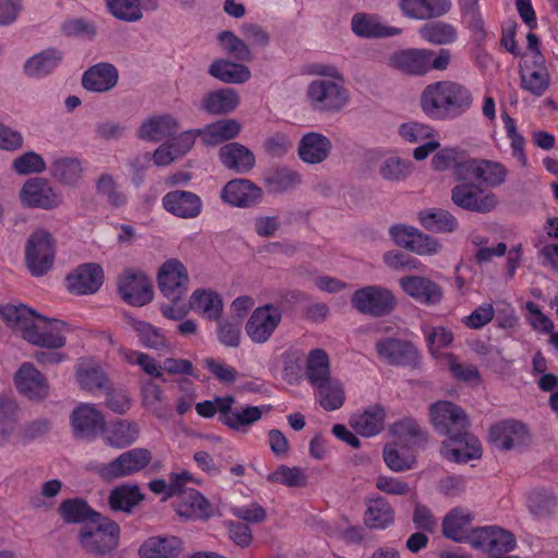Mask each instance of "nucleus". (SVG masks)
Listing matches in <instances>:
<instances>
[{"label":"nucleus","mask_w":558,"mask_h":558,"mask_svg":"<svg viewBox=\"0 0 558 558\" xmlns=\"http://www.w3.org/2000/svg\"><path fill=\"white\" fill-rule=\"evenodd\" d=\"M14 385L20 393L31 400H41L48 395L45 376L31 363H23L14 376Z\"/></svg>","instance_id":"5701e85b"},{"label":"nucleus","mask_w":558,"mask_h":558,"mask_svg":"<svg viewBox=\"0 0 558 558\" xmlns=\"http://www.w3.org/2000/svg\"><path fill=\"white\" fill-rule=\"evenodd\" d=\"M105 274L97 263H86L77 266L65 278L68 290L76 295L96 293L102 286Z\"/></svg>","instance_id":"aec40b11"},{"label":"nucleus","mask_w":558,"mask_h":558,"mask_svg":"<svg viewBox=\"0 0 558 558\" xmlns=\"http://www.w3.org/2000/svg\"><path fill=\"white\" fill-rule=\"evenodd\" d=\"M82 174V167L78 160L73 158H60L51 166V175L62 184H75Z\"/></svg>","instance_id":"5fc2aeb1"},{"label":"nucleus","mask_w":558,"mask_h":558,"mask_svg":"<svg viewBox=\"0 0 558 558\" xmlns=\"http://www.w3.org/2000/svg\"><path fill=\"white\" fill-rule=\"evenodd\" d=\"M352 305L360 313L379 317L389 314L395 308L396 302L389 290L378 286H367L354 292Z\"/></svg>","instance_id":"2eb2a0df"},{"label":"nucleus","mask_w":558,"mask_h":558,"mask_svg":"<svg viewBox=\"0 0 558 558\" xmlns=\"http://www.w3.org/2000/svg\"><path fill=\"white\" fill-rule=\"evenodd\" d=\"M316 388V398L325 411H336L345 401V393L342 384L337 379H330Z\"/></svg>","instance_id":"09e8293b"},{"label":"nucleus","mask_w":558,"mask_h":558,"mask_svg":"<svg viewBox=\"0 0 558 558\" xmlns=\"http://www.w3.org/2000/svg\"><path fill=\"white\" fill-rule=\"evenodd\" d=\"M473 102L471 90L454 81L428 84L421 96L423 112L433 120L457 119L469 111Z\"/></svg>","instance_id":"7ed1b4c3"},{"label":"nucleus","mask_w":558,"mask_h":558,"mask_svg":"<svg viewBox=\"0 0 558 558\" xmlns=\"http://www.w3.org/2000/svg\"><path fill=\"white\" fill-rule=\"evenodd\" d=\"M385 415V410L381 407L374 405L351 417L350 424L356 433L365 437H372L383 429Z\"/></svg>","instance_id":"ea45409f"},{"label":"nucleus","mask_w":558,"mask_h":558,"mask_svg":"<svg viewBox=\"0 0 558 558\" xmlns=\"http://www.w3.org/2000/svg\"><path fill=\"white\" fill-rule=\"evenodd\" d=\"M20 198L27 207L46 210L57 208L61 204V196L43 178L27 180L21 189Z\"/></svg>","instance_id":"a211bd4d"},{"label":"nucleus","mask_w":558,"mask_h":558,"mask_svg":"<svg viewBox=\"0 0 558 558\" xmlns=\"http://www.w3.org/2000/svg\"><path fill=\"white\" fill-rule=\"evenodd\" d=\"M420 37L433 45H450L457 38V29L453 25L441 21L427 22L418 29Z\"/></svg>","instance_id":"49530a36"},{"label":"nucleus","mask_w":558,"mask_h":558,"mask_svg":"<svg viewBox=\"0 0 558 558\" xmlns=\"http://www.w3.org/2000/svg\"><path fill=\"white\" fill-rule=\"evenodd\" d=\"M163 208L179 218H195L202 211L201 197L190 191H171L168 192L161 199Z\"/></svg>","instance_id":"393cba45"},{"label":"nucleus","mask_w":558,"mask_h":558,"mask_svg":"<svg viewBox=\"0 0 558 558\" xmlns=\"http://www.w3.org/2000/svg\"><path fill=\"white\" fill-rule=\"evenodd\" d=\"M76 376L81 388L90 392L104 389L108 381L105 372L95 364H81Z\"/></svg>","instance_id":"864d4df0"},{"label":"nucleus","mask_w":558,"mask_h":558,"mask_svg":"<svg viewBox=\"0 0 558 558\" xmlns=\"http://www.w3.org/2000/svg\"><path fill=\"white\" fill-rule=\"evenodd\" d=\"M430 422L435 429L444 436L469 427L465 412L449 401H437L429 408Z\"/></svg>","instance_id":"dca6fc26"},{"label":"nucleus","mask_w":558,"mask_h":558,"mask_svg":"<svg viewBox=\"0 0 558 558\" xmlns=\"http://www.w3.org/2000/svg\"><path fill=\"white\" fill-rule=\"evenodd\" d=\"M400 136L410 143H420L430 140L434 135L432 126L418 122H407L399 128Z\"/></svg>","instance_id":"69168bd1"},{"label":"nucleus","mask_w":558,"mask_h":558,"mask_svg":"<svg viewBox=\"0 0 558 558\" xmlns=\"http://www.w3.org/2000/svg\"><path fill=\"white\" fill-rule=\"evenodd\" d=\"M90 524L94 526H84L80 534V542L86 550L107 554L118 546L120 526L117 522L99 514Z\"/></svg>","instance_id":"0eeeda50"},{"label":"nucleus","mask_w":558,"mask_h":558,"mask_svg":"<svg viewBox=\"0 0 558 558\" xmlns=\"http://www.w3.org/2000/svg\"><path fill=\"white\" fill-rule=\"evenodd\" d=\"M143 499L144 495L137 485H121L110 492L108 502L112 510L129 513Z\"/></svg>","instance_id":"a18cd8bd"},{"label":"nucleus","mask_w":558,"mask_h":558,"mask_svg":"<svg viewBox=\"0 0 558 558\" xmlns=\"http://www.w3.org/2000/svg\"><path fill=\"white\" fill-rule=\"evenodd\" d=\"M222 300L211 290L197 289L190 298V308L210 320H218L222 313Z\"/></svg>","instance_id":"e433bc0d"},{"label":"nucleus","mask_w":558,"mask_h":558,"mask_svg":"<svg viewBox=\"0 0 558 558\" xmlns=\"http://www.w3.org/2000/svg\"><path fill=\"white\" fill-rule=\"evenodd\" d=\"M221 163L239 173L250 171L255 165L254 154L240 143H229L219 150Z\"/></svg>","instance_id":"473e14b6"},{"label":"nucleus","mask_w":558,"mask_h":558,"mask_svg":"<svg viewBox=\"0 0 558 558\" xmlns=\"http://www.w3.org/2000/svg\"><path fill=\"white\" fill-rule=\"evenodd\" d=\"M153 453L147 448H133L122 452L116 459L100 466L104 478L113 480L130 476L144 471L151 462Z\"/></svg>","instance_id":"f8f14e48"},{"label":"nucleus","mask_w":558,"mask_h":558,"mask_svg":"<svg viewBox=\"0 0 558 558\" xmlns=\"http://www.w3.org/2000/svg\"><path fill=\"white\" fill-rule=\"evenodd\" d=\"M375 351L380 361L392 366L415 368L420 364L417 348L405 339L383 337L376 341Z\"/></svg>","instance_id":"1a4fd4ad"},{"label":"nucleus","mask_w":558,"mask_h":558,"mask_svg":"<svg viewBox=\"0 0 558 558\" xmlns=\"http://www.w3.org/2000/svg\"><path fill=\"white\" fill-rule=\"evenodd\" d=\"M137 4L138 0H106L108 11L125 22H137L143 17Z\"/></svg>","instance_id":"052dcab7"},{"label":"nucleus","mask_w":558,"mask_h":558,"mask_svg":"<svg viewBox=\"0 0 558 558\" xmlns=\"http://www.w3.org/2000/svg\"><path fill=\"white\" fill-rule=\"evenodd\" d=\"M301 177L296 171L290 169H280L267 178V184L271 192L280 193L298 186Z\"/></svg>","instance_id":"e2e57ef3"},{"label":"nucleus","mask_w":558,"mask_h":558,"mask_svg":"<svg viewBox=\"0 0 558 558\" xmlns=\"http://www.w3.org/2000/svg\"><path fill=\"white\" fill-rule=\"evenodd\" d=\"M530 69L529 61H524L520 70L521 87L533 96L541 97L550 85V74L548 70Z\"/></svg>","instance_id":"de8ad7c7"},{"label":"nucleus","mask_w":558,"mask_h":558,"mask_svg":"<svg viewBox=\"0 0 558 558\" xmlns=\"http://www.w3.org/2000/svg\"><path fill=\"white\" fill-rule=\"evenodd\" d=\"M446 437L440 449L445 459L456 463H466L482 457L481 441L469 433V427Z\"/></svg>","instance_id":"ddd939ff"},{"label":"nucleus","mask_w":558,"mask_h":558,"mask_svg":"<svg viewBox=\"0 0 558 558\" xmlns=\"http://www.w3.org/2000/svg\"><path fill=\"white\" fill-rule=\"evenodd\" d=\"M118 291L122 300L132 306H144L154 298L148 277L136 269H125L118 279Z\"/></svg>","instance_id":"4468645a"},{"label":"nucleus","mask_w":558,"mask_h":558,"mask_svg":"<svg viewBox=\"0 0 558 558\" xmlns=\"http://www.w3.org/2000/svg\"><path fill=\"white\" fill-rule=\"evenodd\" d=\"M452 202L460 208L475 211L489 213L497 204L493 193L482 195V191L474 182H461L451 191Z\"/></svg>","instance_id":"412c9836"},{"label":"nucleus","mask_w":558,"mask_h":558,"mask_svg":"<svg viewBox=\"0 0 558 558\" xmlns=\"http://www.w3.org/2000/svg\"><path fill=\"white\" fill-rule=\"evenodd\" d=\"M386 465L395 472L411 470L415 464L413 456H402L393 445H387L383 452Z\"/></svg>","instance_id":"0e129e2a"},{"label":"nucleus","mask_w":558,"mask_h":558,"mask_svg":"<svg viewBox=\"0 0 558 558\" xmlns=\"http://www.w3.org/2000/svg\"><path fill=\"white\" fill-rule=\"evenodd\" d=\"M501 119L505 124L506 135L510 140L512 156L522 167H526L527 157L524 150L525 138L518 132L515 120L511 118L507 112L501 114Z\"/></svg>","instance_id":"6e6d98bb"},{"label":"nucleus","mask_w":558,"mask_h":558,"mask_svg":"<svg viewBox=\"0 0 558 558\" xmlns=\"http://www.w3.org/2000/svg\"><path fill=\"white\" fill-rule=\"evenodd\" d=\"M239 105V96L231 88L219 89L207 94L202 100V108L213 114L233 111Z\"/></svg>","instance_id":"c03bdc74"},{"label":"nucleus","mask_w":558,"mask_h":558,"mask_svg":"<svg viewBox=\"0 0 558 558\" xmlns=\"http://www.w3.org/2000/svg\"><path fill=\"white\" fill-rule=\"evenodd\" d=\"M473 517L463 509L451 510L442 521V533L458 543H468L481 550L511 551L517 545L512 533L498 526L472 529Z\"/></svg>","instance_id":"f257e3e1"},{"label":"nucleus","mask_w":558,"mask_h":558,"mask_svg":"<svg viewBox=\"0 0 558 558\" xmlns=\"http://www.w3.org/2000/svg\"><path fill=\"white\" fill-rule=\"evenodd\" d=\"M282 320V308L272 303L256 307L245 324V332L252 342H267Z\"/></svg>","instance_id":"9d476101"},{"label":"nucleus","mask_w":558,"mask_h":558,"mask_svg":"<svg viewBox=\"0 0 558 558\" xmlns=\"http://www.w3.org/2000/svg\"><path fill=\"white\" fill-rule=\"evenodd\" d=\"M402 14L414 20H427L445 15L451 8L450 0H400Z\"/></svg>","instance_id":"c85d7f7f"},{"label":"nucleus","mask_w":558,"mask_h":558,"mask_svg":"<svg viewBox=\"0 0 558 558\" xmlns=\"http://www.w3.org/2000/svg\"><path fill=\"white\" fill-rule=\"evenodd\" d=\"M56 256L54 240L45 230H36L27 240L25 247V262L29 272L39 277L52 267Z\"/></svg>","instance_id":"6e6552de"},{"label":"nucleus","mask_w":558,"mask_h":558,"mask_svg":"<svg viewBox=\"0 0 558 558\" xmlns=\"http://www.w3.org/2000/svg\"><path fill=\"white\" fill-rule=\"evenodd\" d=\"M178 121L170 114L155 116L143 122L138 137L145 141L160 142L177 134Z\"/></svg>","instance_id":"f704fd0d"},{"label":"nucleus","mask_w":558,"mask_h":558,"mask_svg":"<svg viewBox=\"0 0 558 558\" xmlns=\"http://www.w3.org/2000/svg\"><path fill=\"white\" fill-rule=\"evenodd\" d=\"M0 315L8 326L20 330L29 343L48 349H59L65 344L62 335L65 324L62 320L37 316L35 311L21 303L0 306Z\"/></svg>","instance_id":"f03ea898"},{"label":"nucleus","mask_w":558,"mask_h":558,"mask_svg":"<svg viewBox=\"0 0 558 558\" xmlns=\"http://www.w3.org/2000/svg\"><path fill=\"white\" fill-rule=\"evenodd\" d=\"M12 169L17 174L41 173L46 170L44 158L35 153L27 151L13 160Z\"/></svg>","instance_id":"680f3d73"},{"label":"nucleus","mask_w":558,"mask_h":558,"mask_svg":"<svg viewBox=\"0 0 558 558\" xmlns=\"http://www.w3.org/2000/svg\"><path fill=\"white\" fill-rule=\"evenodd\" d=\"M530 438L525 424L515 420H506L489 429V439L500 450H510L522 446Z\"/></svg>","instance_id":"4be33fe9"},{"label":"nucleus","mask_w":558,"mask_h":558,"mask_svg":"<svg viewBox=\"0 0 558 558\" xmlns=\"http://www.w3.org/2000/svg\"><path fill=\"white\" fill-rule=\"evenodd\" d=\"M118 77V70L112 64L98 63L83 74L82 85L87 90L102 93L116 86Z\"/></svg>","instance_id":"2f4dec72"},{"label":"nucleus","mask_w":558,"mask_h":558,"mask_svg":"<svg viewBox=\"0 0 558 558\" xmlns=\"http://www.w3.org/2000/svg\"><path fill=\"white\" fill-rule=\"evenodd\" d=\"M175 511L182 518L203 519L209 515V504L199 492L190 489L180 497Z\"/></svg>","instance_id":"a19ab883"},{"label":"nucleus","mask_w":558,"mask_h":558,"mask_svg":"<svg viewBox=\"0 0 558 558\" xmlns=\"http://www.w3.org/2000/svg\"><path fill=\"white\" fill-rule=\"evenodd\" d=\"M422 226L433 232H452L458 227V220L448 210L433 208L420 214Z\"/></svg>","instance_id":"3c124183"},{"label":"nucleus","mask_w":558,"mask_h":558,"mask_svg":"<svg viewBox=\"0 0 558 558\" xmlns=\"http://www.w3.org/2000/svg\"><path fill=\"white\" fill-rule=\"evenodd\" d=\"M182 549V542L177 536H151L138 548L140 558H177Z\"/></svg>","instance_id":"7c9ffc66"},{"label":"nucleus","mask_w":558,"mask_h":558,"mask_svg":"<svg viewBox=\"0 0 558 558\" xmlns=\"http://www.w3.org/2000/svg\"><path fill=\"white\" fill-rule=\"evenodd\" d=\"M235 398L232 395L217 396L213 400L196 403L195 411L203 418H213L218 414V421L229 429L247 433L267 410L264 405L233 408Z\"/></svg>","instance_id":"20e7f679"},{"label":"nucleus","mask_w":558,"mask_h":558,"mask_svg":"<svg viewBox=\"0 0 558 558\" xmlns=\"http://www.w3.org/2000/svg\"><path fill=\"white\" fill-rule=\"evenodd\" d=\"M330 360L323 349H313L306 357V378L311 386L316 387L331 379Z\"/></svg>","instance_id":"4c0bfd02"},{"label":"nucleus","mask_w":558,"mask_h":558,"mask_svg":"<svg viewBox=\"0 0 558 558\" xmlns=\"http://www.w3.org/2000/svg\"><path fill=\"white\" fill-rule=\"evenodd\" d=\"M402 290L422 304H438L442 299L441 288L433 280L421 276H407L400 279Z\"/></svg>","instance_id":"cd10ccee"},{"label":"nucleus","mask_w":558,"mask_h":558,"mask_svg":"<svg viewBox=\"0 0 558 558\" xmlns=\"http://www.w3.org/2000/svg\"><path fill=\"white\" fill-rule=\"evenodd\" d=\"M453 173L459 182H474L495 189L506 182L508 169L499 161L471 158L457 162Z\"/></svg>","instance_id":"423d86ee"},{"label":"nucleus","mask_w":558,"mask_h":558,"mask_svg":"<svg viewBox=\"0 0 558 558\" xmlns=\"http://www.w3.org/2000/svg\"><path fill=\"white\" fill-rule=\"evenodd\" d=\"M260 196V189L247 179L231 180L221 190V199L233 207H251Z\"/></svg>","instance_id":"a878e982"},{"label":"nucleus","mask_w":558,"mask_h":558,"mask_svg":"<svg viewBox=\"0 0 558 558\" xmlns=\"http://www.w3.org/2000/svg\"><path fill=\"white\" fill-rule=\"evenodd\" d=\"M62 58L63 53L56 48L43 50L26 61L25 73L32 77H44L59 65Z\"/></svg>","instance_id":"58836bf2"},{"label":"nucleus","mask_w":558,"mask_h":558,"mask_svg":"<svg viewBox=\"0 0 558 558\" xmlns=\"http://www.w3.org/2000/svg\"><path fill=\"white\" fill-rule=\"evenodd\" d=\"M391 433L409 447H421L427 441V433L411 417H404L391 426Z\"/></svg>","instance_id":"79ce46f5"},{"label":"nucleus","mask_w":558,"mask_h":558,"mask_svg":"<svg viewBox=\"0 0 558 558\" xmlns=\"http://www.w3.org/2000/svg\"><path fill=\"white\" fill-rule=\"evenodd\" d=\"M364 525L369 530L384 531L395 523V510L383 496L371 495L365 501Z\"/></svg>","instance_id":"bb28decb"},{"label":"nucleus","mask_w":558,"mask_h":558,"mask_svg":"<svg viewBox=\"0 0 558 558\" xmlns=\"http://www.w3.org/2000/svg\"><path fill=\"white\" fill-rule=\"evenodd\" d=\"M105 422L102 413L90 403L78 404L71 414L74 436L81 439L94 440L101 436Z\"/></svg>","instance_id":"6ab92c4d"},{"label":"nucleus","mask_w":558,"mask_h":558,"mask_svg":"<svg viewBox=\"0 0 558 558\" xmlns=\"http://www.w3.org/2000/svg\"><path fill=\"white\" fill-rule=\"evenodd\" d=\"M307 98L314 110L336 112L348 102V90L340 84L328 80H315L307 87Z\"/></svg>","instance_id":"9b49d317"},{"label":"nucleus","mask_w":558,"mask_h":558,"mask_svg":"<svg viewBox=\"0 0 558 558\" xmlns=\"http://www.w3.org/2000/svg\"><path fill=\"white\" fill-rule=\"evenodd\" d=\"M411 170V161L395 156L386 158L379 167L381 178L387 181H402L408 178Z\"/></svg>","instance_id":"13d9d810"},{"label":"nucleus","mask_w":558,"mask_h":558,"mask_svg":"<svg viewBox=\"0 0 558 558\" xmlns=\"http://www.w3.org/2000/svg\"><path fill=\"white\" fill-rule=\"evenodd\" d=\"M196 131L203 144L216 146L236 137L241 131V124L232 119H222L207 124L203 129H196Z\"/></svg>","instance_id":"c9c22d12"},{"label":"nucleus","mask_w":558,"mask_h":558,"mask_svg":"<svg viewBox=\"0 0 558 558\" xmlns=\"http://www.w3.org/2000/svg\"><path fill=\"white\" fill-rule=\"evenodd\" d=\"M189 284L185 266L175 258L166 260L158 271V287L168 300L181 299Z\"/></svg>","instance_id":"f3484780"},{"label":"nucleus","mask_w":558,"mask_h":558,"mask_svg":"<svg viewBox=\"0 0 558 558\" xmlns=\"http://www.w3.org/2000/svg\"><path fill=\"white\" fill-rule=\"evenodd\" d=\"M527 505L530 510L538 517L551 513L556 506V497L546 489H533L527 497Z\"/></svg>","instance_id":"bf43d9fd"},{"label":"nucleus","mask_w":558,"mask_h":558,"mask_svg":"<svg viewBox=\"0 0 558 558\" xmlns=\"http://www.w3.org/2000/svg\"><path fill=\"white\" fill-rule=\"evenodd\" d=\"M391 61L396 68L405 73L424 75L433 70H447L451 61V52L445 48L438 52L429 49H407L396 52Z\"/></svg>","instance_id":"39448f33"},{"label":"nucleus","mask_w":558,"mask_h":558,"mask_svg":"<svg viewBox=\"0 0 558 558\" xmlns=\"http://www.w3.org/2000/svg\"><path fill=\"white\" fill-rule=\"evenodd\" d=\"M203 364L207 371L222 384L229 385L236 380L238 371L223 362L213 357H206L204 359Z\"/></svg>","instance_id":"338daca9"},{"label":"nucleus","mask_w":558,"mask_h":558,"mask_svg":"<svg viewBox=\"0 0 558 558\" xmlns=\"http://www.w3.org/2000/svg\"><path fill=\"white\" fill-rule=\"evenodd\" d=\"M495 310L493 304L483 303L477 306L470 315L462 318V323L470 329H481L493 320Z\"/></svg>","instance_id":"774afa93"},{"label":"nucleus","mask_w":558,"mask_h":558,"mask_svg":"<svg viewBox=\"0 0 558 558\" xmlns=\"http://www.w3.org/2000/svg\"><path fill=\"white\" fill-rule=\"evenodd\" d=\"M209 73L222 82L232 84L244 83L251 77V72L246 65L227 60H216L213 62Z\"/></svg>","instance_id":"8fccbe9b"},{"label":"nucleus","mask_w":558,"mask_h":558,"mask_svg":"<svg viewBox=\"0 0 558 558\" xmlns=\"http://www.w3.org/2000/svg\"><path fill=\"white\" fill-rule=\"evenodd\" d=\"M269 483H279L288 487H301L306 484V476L296 466L279 465L274 472L267 475Z\"/></svg>","instance_id":"4d7b16f0"},{"label":"nucleus","mask_w":558,"mask_h":558,"mask_svg":"<svg viewBox=\"0 0 558 558\" xmlns=\"http://www.w3.org/2000/svg\"><path fill=\"white\" fill-rule=\"evenodd\" d=\"M352 32L364 38H386L399 35L397 27L383 25L375 15L356 13L351 20Z\"/></svg>","instance_id":"72a5a7b5"},{"label":"nucleus","mask_w":558,"mask_h":558,"mask_svg":"<svg viewBox=\"0 0 558 558\" xmlns=\"http://www.w3.org/2000/svg\"><path fill=\"white\" fill-rule=\"evenodd\" d=\"M132 327L143 347L153 350H168L170 348L165 335L154 325L143 320H133Z\"/></svg>","instance_id":"603ef678"},{"label":"nucleus","mask_w":558,"mask_h":558,"mask_svg":"<svg viewBox=\"0 0 558 558\" xmlns=\"http://www.w3.org/2000/svg\"><path fill=\"white\" fill-rule=\"evenodd\" d=\"M59 513L66 523L88 522L89 524L100 514L82 498L63 500L59 506Z\"/></svg>","instance_id":"37998d69"},{"label":"nucleus","mask_w":558,"mask_h":558,"mask_svg":"<svg viewBox=\"0 0 558 558\" xmlns=\"http://www.w3.org/2000/svg\"><path fill=\"white\" fill-rule=\"evenodd\" d=\"M101 437L108 446L123 449L133 445L138 439L140 427L133 421L114 418L105 422Z\"/></svg>","instance_id":"b1692460"},{"label":"nucleus","mask_w":558,"mask_h":558,"mask_svg":"<svg viewBox=\"0 0 558 558\" xmlns=\"http://www.w3.org/2000/svg\"><path fill=\"white\" fill-rule=\"evenodd\" d=\"M330 149L331 142L327 136L310 132L301 138L298 151L302 161L316 165L327 159Z\"/></svg>","instance_id":"c756f323"}]
</instances>
